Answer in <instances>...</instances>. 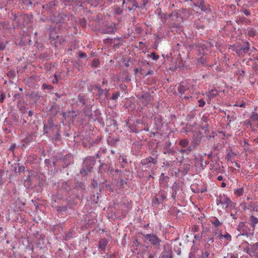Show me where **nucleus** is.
Listing matches in <instances>:
<instances>
[{"label":"nucleus","instance_id":"obj_39","mask_svg":"<svg viewBox=\"0 0 258 258\" xmlns=\"http://www.w3.org/2000/svg\"><path fill=\"white\" fill-rule=\"evenodd\" d=\"M243 13L245 14V15H246V16H248L249 15H250V13L249 12V11L247 10H244L243 11Z\"/></svg>","mask_w":258,"mask_h":258},{"label":"nucleus","instance_id":"obj_13","mask_svg":"<svg viewBox=\"0 0 258 258\" xmlns=\"http://www.w3.org/2000/svg\"><path fill=\"white\" fill-rule=\"evenodd\" d=\"M244 188L241 187L238 188H236L234 190V194L237 197L242 196L244 194Z\"/></svg>","mask_w":258,"mask_h":258},{"label":"nucleus","instance_id":"obj_28","mask_svg":"<svg viewBox=\"0 0 258 258\" xmlns=\"http://www.w3.org/2000/svg\"><path fill=\"white\" fill-rule=\"evenodd\" d=\"M253 211L258 212V203L256 202L251 206Z\"/></svg>","mask_w":258,"mask_h":258},{"label":"nucleus","instance_id":"obj_44","mask_svg":"<svg viewBox=\"0 0 258 258\" xmlns=\"http://www.w3.org/2000/svg\"><path fill=\"white\" fill-rule=\"evenodd\" d=\"M235 106H239L240 107H245V103H242L240 104H235Z\"/></svg>","mask_w":258,"mask_h":258},{"label":"nucleus","instance_id":"obj_27","mask_svg":"<svg viewBox=\"0 0 258 258\" xmlns=\"http://www.w3.org/2000/svg\"><path fill=\"white\" fill-rule=\"evenodd\" d=\"M150 57L152 58V59L154 60H156L159 59V56L155 52H152L151 53Z\"/></svg>","mask_w":258,"mask_h":258},{"label":"nucleus","instance_id":"obj_15","mask_svg":"<svg viewBox=\"0 0 258 258\" xmlns=\"http://www.w3.org/2000/svg\"><path fill=\"white\" fill-rule=\"evenodd\" d=\"M142 162L144 164H146L148 163H153L154 164H156L157 162V160L153 157H150L147 159L143 160Z\"/></svg>","mask_w":258,"mask_h":258},{"label":"nucleus","instance_id":"obj_55","mask_svg":"<svg viewBox=\"0 0 258 258\" xmlns=\"http://www.w3.org/2000/svg\"><path fill=\"white\" fill-rule=\"evenodd\" d=\"M235 166H236L237 168H240V165H239V164H238V163H235Z\"/></svg>","mask_w":258,"mask_h":258},{"label":"nucleus","instance_id":"obj_14","mask_svg":"<svg viewBox=\"0 0 258 258\" xmlns=\"http://www.w3.org/2000/svg\"><path fill=\"white\" fill-rule=\"evenodd\" d=\"M194 5L196 7H198L203 11L205 10V7L204 5L203 0H196V3H194Z\"/></svg>","mask_w":258,"mask_h":258},{"label":"nucleus","instance_id":"obj_21","mask_svg":"<svg viewBox=\"0 0 258 258\" xmlns=\"http://www.w3.org/2000/svg\"><path fill=\"white\" fill-rule=\"evenodd\" d=\"M223 198H224V195H219V197H217V200H216V203H217V205H219L220 204H221L222 205Z\"/></svg>","mask_w":258,"mask_h":258},{"label":"nucleus","instance_id":"obj_49","mask_svg":"<svg viewBox=\"0 0 258 258\" xmlns=\"http://www.w3.org/2000/svg\"><path fill=\"white\" fill-rule=\"evenodd\" d=\"M107 83H108V82L107 80H106L105 79L103 80V81H102L103 85H106V84H107Z\"/></svg>","mask_w":258,"mask_h":258},{"label":"nucleus","instance_id":"obj_53","mask_svg":"<svg viewBox=\"0 0 258 258\" xmlns=\"http://www.w3.org/2000/svg\"><path fill=\"white\" fill-rule=\"evenodd\" d=\"M33 114V112H32V111H29L28 112V115H29V116H32Z\"/></svg>","mask_w":258,"mask_h":258},{"label":"nucleus","instance_id":"obj_33","mask_svg":"<svg viewBox=\"0 0 258 258\" xmlns=\"http://www.w3.org/2000/svg\"><path fill=\"white\" fill-rule=\"evenodd\" d=\"M249 49V44L248 43H247L246 45L242 48L243 50L245 52L248 51Z\"/></svg>","mask_w":258,"mask_h":258},{"label":"nucleus","instance_id":"obj_48","mask_svg":"<svg viewBox=\"0 0 258 258\" xmlns=\"http://www.w3.org/2000/svg\"><path fill=\"white\" fill-rule=\"evenodd\" d=\"M148 255V258H154L153 255L150 253H148L147 254Z\"/></svg>","mask_w":258,"mask_h":258},{"label":"nucleus","instance_id":"obj_37","mask_svg":"<svg viewBox=\"0 0 258 258\" xmlns=\"http://www.w3.org/2000/svg\"><path fill=\"white\" fill-rule=\"evenodd\" d=\"M54 79L52 81L53 84H56L58 81V77L56 74L54 75Z\"/></svg>","mask_w":258,"mask_h":258},{"label":"nucleus","instance_id":"obj_6","mask_svg":"<svg viewBox=\"0 0 258 258\" xmlns=\"http://www.w3.org/2000/svg\"><path fill=\"white\" fill-rule=\"evenodd\" d=\"M235 204L232 202L230 198L228 197L227 196L224 195L222 208H227L228 207L233 208L235 206Z\"/></svg>","mask_w":258,"mask_h":258},{"label":"nucleus","instance_id":"obj_8","mask_svg":"<svg viewBox=\"0 0 258 258\" xmlns=\"http://www.w3.org/2000/svg\"><path fill=\"white\" fill-rule=\"evenodd\" d=\"M95 89H97V94L99 96H104L108 98L109 95V90L107 89H102L99 85H96L94 87Z\"/></svg>","mask_w":258,"mask_h":258},{"label":"nucleus","instance_id":"obj_56","mask_svg":"<svg viewBox=\"0 0 258 258\" xmlns=\"http://www.w3.org/2000/svg\"><path fill=\"white\" fill-rule=\"evenodd\" d=\"M63 15H62V14H59L58 15V17H60V18L62 19L63 18Z\"/></svg>","mask_w":258,"mask_h":258},{"label":"nucleus","instance_id":"obj_2","mask_svg":"<svg viewBox=\"0 0 258 258\" xmlns=\"http://www.w3.org/2000/svg\"><path fill=\"white\" fill-rule=\"evenodd\" d=\"M145 242L150 244L155 247H159L160 246L161 239L155 234H143Z\"/></svg>","mask_w":258,"mask_h":258},{"label":"nucleus","instance_id":"obj_11","mask_svg":"<svg viewBox=\"0 0 258 258\" xmlns=\"http://www.w3.org/2000/svg\"><path fill=\"white\" fill-rule=\"evenodd\" d=\"M198 50L201 55H205L206 52L208 51L207 46L203 43H200L199 44L198 47Z\"/></svg>","mask_w":258,"mask_h":258},{"label":"nucleus","instance_id":"obj_12","mask_svg":"<svg viewBox=\"0 0 258 258\" xmlns=\"http://www.w3.org/2000/svg\"><path fill=\"white\" fill-rule=\"evenodd\" d=\"M258 223V219L253 215H251L249 218V224L254 228L256 224Z\"/></svg>","mask_w":258,"mask_h":258},{"label":"nucleus","instance_id":"obj_60","mask_svg":"<svg viewBox=\"0 0 258 258\" xmlns=\"http://www.w3.org/2000/svg\"><path fill=\"white\" fill-rule=\"evenodd\" d=\"M172 197H173L174 198H175V196H174V195H172Z\"/></svg>","mask_w":258,"mask_h":258},{"label":"nucleus","instance_id":"obj_30","mask_svg":"<svg viewBox=\"0 0 258 258\" xmlns=\"http://www.w3.org/2000/svg\"><path fill=\"white\" fill-rule=\"evenodd\" d=\"M42 88L44 90H45V89L51 90L53 88V87L50 85H47L46 84H44L42 85Z\"/></svg>","mask_w":258,"mask_h":258},{"label":"nucleus","instance_id":"obj_47","mask_svg":"<svg viewBox=\"0 0 258 258\" xmlns=\"http://www.w3.org/2000/svg\"><path fill=\"white\" fill-rule=\"evenodd\" d=\"M217 179L219 180V181H222L223 179V177L221 175H219L217 177Z\"/></svg>","mask_w":258,"mask_h":258},{"label":"nucleus","instance_id":"obj_29","mask_svg":"<svg viewBox=\"0 0 258 258\" xmlns=\"http://www.w3.org/2000/svg\"><path fill=\"white\" fill-rule=\"evenodd\" d=\"M120 95V93L119 92H116L115 93H114L113 95H112V96L111 97V99L112 100H116L118 99V97Z\"/></svg>","mask_w":258,"mask_h":258},{"label":"nucleus","instance_id":"obj_26","mask_svg":"<svg viewBox=\"0 0 258 258\" xmlns=\"http://www.w3.org/2000/svg\"><path fill=\"white\" fill-rule=\"evenodd\" d=\"M99 63H100V62H99V59L97 58H95V59H93V60L92 62V66L94 67L95 68H97L99 66Z\"/></svg>","mask_w":258,"mask_h":258},{"label":"nucleus","instance_id":"obj_45","mask_svg":"<svg viewBox=\"0 0 258 258\" xmlns=\"http://www.w3.org/2000/svg\"><path fill=\"white\" fill-rule=\"evenodd\" d=\"M5 98V95L4 94H2L0 98V102L2 103L4 101Z\"/></svg>","mask_w":258,"mask_h":258},{"label":"nucleus","instance_id":"obj_10","mask_svg":"<svg viewBox=\"0 0 258 258\" xmlns=\"http://www.w3.org/2000/svg\"><path fill=\"white\" fill-rule=\"evenodd\" d=\"M108 240L106 238H102L99 241V248L102 250H105L108 244Z\"/></svg>","mask_w":258,"mask_h":258},{"label":"nucleus","instance_id":"obj_20","mask_svg":"<svg viewBox=\"0 0 258 258\" xmlns=\"http://www.w3.org/2000/svg\"><path fill=\"white\" fill-rule=\"evenodd\" d=\"M247 35L250 37H253L256 35V32L252 28H249L247 30Z\"/></svg>","mask_w":258,"mask_h":258},{"label":"nucleus","instance_id":"obj_51","mask_svg":"<svg viewBox=\"0 0 258 258\" xmlns=\"http://www.w3.org/2000/svg\"><path fill=\"white\" fill-rule=\"evenodd\" d=\"M54 22H55L56 23H61V20H53Z\"/></svg>","mask_w":258,"mask_h":258},{"label":"nucleus","instance_id":"obj_57","mask_svg":"<svg viewBox=\"0 0 258 258\" xmlns=\"http://www.w3.org/2000/svg\"><path fill=\"white\" fill-rule=\"evenodd\" d=\"M125 80H126L127 82H129L131 80V79L128 77H126L125 78Z\"/></svg>","mask_w":258,"mask_h":258},{"label":"nucleus","instance_id":"obj_34","mask_svg":"<svg viewBox=\"0 0 258 258\" xmlns=\"http://www.w3.org/2000/svg\"><path fill=\"white\" fill-rule=\"evenodd\" d=\"M6 43L3 42H0V51L3 50L6 47Z\"/></svg>","mask_w":258,"mask_h":258},{"label":"nucleus","instance_id":"obj_35","mask_svg":"<svg viewBox=\"0 0 258 258\" xmlns=\"http://www.w3.org/2000/svg\"><path fill=\"white\" fill-rule=\"evenodd\" d=\"M142 69L141 68H135L134 70V72H135V74L139 73L142 74Z\"/></svg>","mask_w":258,"mask_h":258},{"label":"nucleus","instance_id":"obj_41","mask_svg":"<svg viewBox=\"0 0 258 258\" xmlns=\"http://www.w3.org/2000/svg\"><path fill=\"white\" fill-rule=\"evenodd\" d=\"M247 1L250 5H253L254 3H255L256 2H258V0H247Z\"/></svg>","mask_w":258,"mask_h":258},{"label":"nucleus","instance_id":"obj_46","mask_svg":"<svg viewBox=\"0 0 258 258\" xmlns=\"http://www.w3.org/2000/svg\"><path fill=\"white\" fill-rule=\"evenodd\" d=\"M212 92H213V90H212L210 92H209V97L210 98H213L215 96V95H214L213 94H212Z\"/></svg>","mask_w":258,"mask_h":258},{"label":"nucleus","instance_id":"obj_42","mask_svg":"<svg viewBox=\"0 0 258 258\" xmlns=\"http://www.w3.org/2000/svg\"><path fill=\"white\" fill-rule=\"evenodd\" d=\"M158 202H159V200L157 198H155L153 199V201H152V203L155 204H158Z\"/></svg>","mask_w":258,"mask_h":258},{"label":"nucleus","instance_id":"obj_31","mask_svg":"<svg viewBox=\"0 0 258 258\" xmlns=\"http://www.w3.org/2000/svg\"><path fill=\"white\" fill-rule=\"evenodd\" d=\"M79 100L80 103H81L83 105H85L86 102L83 96H79Z\"/></svg>","mask_w":258,"mask_h":258},{"label":"nucleus","instance_id":"obj_22","mask_svg":"<svg viewBox=\"0 0 258 258\" xmlns=\"http://www.w3.org/2000/svg\"><path fill=\"white\" fill-rule=\"evenodd\" d=\"M188 144V141L186 139L181 140L179 142V145L183 148L186 147Z\"/></svg>","mask_w":258,"mask_h":258},{"label":"nucleus","instance_id":"obj_54","mask_svg":"<svg viewBox=\"0 0 258 258\" xmlns=\"http://www.w3.org/2000/svg\"><path fill=\"white\" fill-rule=\"evenodd\" d=\"M226 186V184L225 182H222L221 184V186L222 187H225Z\"/></svg>","mask_w":258,"mask_h":258},{"label":"nucleus","instance_id":"obj_4","mask_svg":"<svg viewBox=\"0 0 258 258\" xmlns=\"http://www.w3.org/2000/svg\"><path fill=\"white\" fill-rule=\"evenodd\" d=\"M138 97L145 106L147 105L151 99V96L148 92H143L141 94H138Z\"/></svg>","mask_w":258,"mask_h":258},{"label":"nucleus","instance_id":"obj_23","mask_svg":"<svg viewBox=\"0 0 258 258\" xmlns=\"http://www.w3.org/2000/svg\"><path fill=\"white\" fill-rule=\"evenodd\" d=\"M171 145V143L170 142H168L166 143V147L164 149V154H166L167 153H170V149H169Z\"/></svg>","mask_w":258,"mask_h":258},{"label":"nucleus","instance_id":"obj_43","mask_svg":"<svg viewBox=\"0 0 258 258\" xmlns=\"http://www.w3.org/2000/svg\"><path fill=\"white\" fill-rule=\"evenodd\" d=\"M201 142V139H197L196 140V141L195 142H193L191 143V144H194L195 145L196 144V145H198Z\"/></svg>","mask_w":258,"mask_h":258},{"label":"nucleus","instance_id":"obj_17","mask_svg":"<svg viewBox=\"0 0 258 258\" xmlns=\"http://www.w3.org/2000/svg\"><path fill=\"white\" fill-rule=\"evenodd\" d=\"M211 223L213 225H214L216 227H218L222 225V223L216 217L213 220H211Z\"/></svg>","mask_w":258,"mask_h":258},{"label":"nucleus","instance_id":"obj_16","mask_svg":"<svg viewBox=\"0 0 258 258\" xmlns=\"http://www.w3.org/2000/svg\"><path fill=\"white\" fill-rule=\"evenodd\" d=\"M218 237L219 239L221 240L224 238L229 241H231V236L228 233H226V234L224 235H223L221 233H220L219 234Z\"/></svg>","mask_w":258,"mask_h":258},{"label":"nucleus","instance_id":"obj_38","mask_svg":"<svg viewBox=\"0 0 258 258\" xmlns=\"http://www.w3.org/2000/svg\"><path fill=\"white\" fill-rule=\"evenodd\" d=\"M16 148V145L15 144H12L10 148V150L14 152Z\"/></svg>","mask_w":258,"mask_h":258},{"label":"nucleus","instance_id":"obj_52","mask_svg":"<svg viewBox=\"0 0 258 258\" xmlns=\"http://www.w3.org/2000/svg\"><path fill=\"white\" fill-rule=\"evenodd\" d=\"M251 120L250 119L249 120H246V121L247 122V124L249 125L250 126H251L252 125V124L251 123Z\"/></svg>","mask_w":258,"mask_h":258},{"label":"nucleus","instance_id":"obj_40","mask_svg":"<svg viewBox=\"0 0 258 258\" xmlns=\"http://www.w3.org/2000/svg\"><path fill=\"white\" fill-rule=\"evenodd\" d=\"M153 71H152V70H149V71L147 72V73L145 75V77H147V76H148V75H152V74H153Z\"/></svg>","mask_w":258,"mask_h":258},{"label":"nucleus","instance_id":"obj_19","mask_svg":"<svg viewBox=\"0 0 258 258\" xmlns=\"http://www.w3.org/2000/svg\"><path fill=\"white\" fill-rule=\"evenodd\" d=\"M158 196L161 198L162 201H165L167 199V194L164 191H160L159 193Z\"/></svg>","mask_w":258,"mask_h":258},{"label":"nucleus","instance_id":"obj_58","mask_svg":"<svg viewBox=\"0 0 258 258\" xmlns=\"http://www.w3.org/2000/svg\"><path fill=\"white\" fill-rule=\"evenodd\" d=\"M122 161L123 162H125V159L123 158H122Z\"/></svg>","mask_w":258,"mask_h":258},{"label":"nucleus","instance_id":"obj_25","mask_svg":"<svg viewBox=\"0 0 258 258\" xmlns=\"http://www.w3.org/2000/svg\"><path fill=\"white\" fill-rule=\"evenodd\" d=\"M210 253L206 250L202 251V254L201 258H208L209 256Z\"/></svg>","mask_w":258,"mask_h":258},{"label":"nucleus","instance_id":"obj_59","mask_svg":"<svg viewBox=\"0 0 258 258\" xmlns=\"http://www.w3.org/2000/svg\"><path fill=\"white\" fill-rule=\"evenodd\" d=\"M111 32H114V31L113 29H112V30L111 31Z\"/></svg>","mask_w":258,"mask_h":258},{"label":"nucleus","instance_id":"obj_9","mask_svg":"<svg viewBox=\"0 0 258 258\" xmlns=\"http://www.w3.org/2000/svg\"><path fill=\"white\" fill-rule=\"evenodd\" d=\"M162 258H172V250L168 246H165L162 255Z\"/></svg>","mask_w":258,"mask_h":258},{"label":"nucleus","instance_id":"obj_32","mask_svg":"<svg viewBox=\"0 0 258 258\" xmlns=\"http://www.w3.org/2000/svg\"><path fill=\"white\" fill-rule=\"evenodd\" d=\"M199 102V107H203L205 106L206 103L205 101L203 99H200L198 101Z\"/></svg>","mask_w":258,"mask_h":258},{"label":"nucleus","instance_id":"obj_24","mask_svg":"<svg viewBox=\"0 0 258 258\" xmlns=\"http://www.w3.org/2000/svg\"><path fill=\"white\" fill-rule=\"evenodd\" d=\"M250 120L253 121H258V114L256 113H253L250 116Z\"/></svg>","mask_w":258,"mask_h":258},{"label":"nucleus","instance_id":"obj_50","mask_svg":"<svg viewBox=\"0 0 258 258\" xmlns=\"http://www.w3.org/2000/svg\"><path fill=\"white\" fill-rule=\"evenodd\" d=\"M230 258H237V256H236L235 255L233 254H231L230 255Z\"/></svg>","mask_w":258,"mask_h":258},{"label":"nucleus","instance_id":"obj_36","mask_svg":"<svg viewBox=\"0 0 258 258\" xmlns=\"http://www.w3.org/2000/svg\"><path fill=\"white\" fill-rule=\"evenodd\" d=\"M79 56L80 58H84L87 57V55L85 53L82 52H79Z\"/></svg>","mask_w":258,"mask_h":258},{"label":"nucleus","instance_id":"obj_18","mask_svg":"<svg viewBox=\"0 0 258 258\" xmlns=\"http://www.w3.org/2000/svg\"><path fill=\"white\" fill-rule=\"evenodd\" d=\"M84 113L85 116H90L91 115V108L90 106H86L83 109Z\"/></svg>","mask_w":258,"mask_h":258},{"label":"nucleus","instance_id":"obj_3","mask_svg":"<svg viewBox=\"0 0 258 258\" xmlns=\"http://www.w3.org/2000/svg\"><path fill=\"white\" fill-rule=\"evenodd\" d=\"M169 17L170 18L171 21V24L173 26L176 27L179 26L180 23L182 22V18L178 15V14L176 12H173L172 14L169 15Z\"/></svg>","mask_w":258,"mask_h":258},{"label":"nucleus","instance_id":"obj_1","mask_svg":"<svg viewBox=\"0 0 258 258\" xmlns=\"http://www.w3.org/2000/svg\"><path fill=\"white\" fill-rule=\"evenodd\" d=\"M96 160L94 157H88L83 162V166L81 173L83 175H86L91 171L93 166L95 164Z\"/></svg>","mask_w":258,"mask_h":258},{"label":"nucleus","instance_id":"obj_5","mask_svg":"<svg viewBox=\"0 0 258 258\" xmlns=\"http://www.w3.org/2000/svg\"><path fill=\"white\" fill-rule=\"evenodd\" d=\"M187 88L185 86V83L183 82H181L177 88V91L178 93L180 94V97L182 99H189L190 98H191V96H183V95L185 94V93L187 91Z\"/></svg>","mask_w":258,"mask_h":258},{"label":"nucleus","instance_id":"obj_7","mask_svg":"<svg viewBox=\"0 0 258 258\" xmlns=\"http://www.w3.org/2000/svg\"><path fill=\"white\" fill-rule=\"evenodd\" d=\"M258 248V242H256L253 245H251L250 247H246L245 248V251L247 254L250 256H253L256 253V250Z\"/></svg>","mask_w":258,"mask_h":258}]
</instances>
